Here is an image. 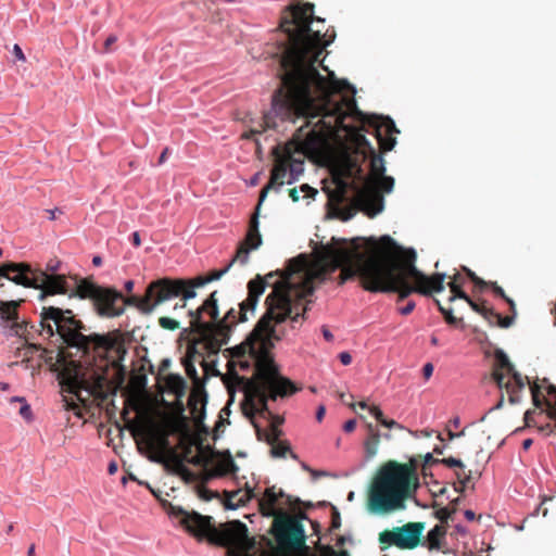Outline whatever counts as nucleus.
<instances>
[{
	"mask_svg": "<svg viewBox=\"0 0 556 556\" xmlns=\"http://www.w3.org/2000/svg\"><path fill=\"white\" fill-rule=\"evenodd\" d=\"M455 299L464 300L468 303V305L478 314L482 315L483 311L486 308L484 302L479 304L471 300V298L463 290H457L454 286H452V295L448 298L450 302L455 301Z\"/></svg>",
	"mask_w": 556,
	"mask_h": 556,
	"instance_id": "nucleus-21",
	"label": "nucleus"
},
{
	"mask_svg": "<svg viewBox=\"0 0 556 556\" xmlns=\"http://www.w3.org/2000/svg\"><path fill=\"white\" fill-rule=\"evenodd\" d=\"M381 434L372 424H367V438L364 441L365 456L367 459L375 457L379 450Z\"/></svg>",
	"mask_w": 556,
	"mask_h": 556,
	"instance_id": "nucleus-20",
	"label": "nucleus"
},
{
	"mask_svg": "<svg viewBox=\"0 0 556 556\" xmlns=\"http://www.w3.org/2000/svg\"><path fill=\"white\" fill-rule=\"evenodd\" d=\"M46 212L48 213V217L50 220H53L56 218L58 214H62V211L58 207L55 208H51V210H46Z\"/></svg>",
	"mask_w": 556,
	"mask_h": 556,
	"instance_id": "nucleus-56",
	"label": "nucleus"
},
{
	"mask_svg": "<svg viewBox=\"0 0 556 556\" xmlns=\"http://www.w3.org/2000/svg\"><path fill=\"white\" fill-rule=\"evenodd\" d=\"M108 471L110 475H114L117 471V464L115 462H111L109 464Z\"/></svg>",
	"mask_w": 556,
	"mask_h": 556,
	"instance_id": "nucleus-64",
	"label": "nucleus"
},
{
	"mask_svg": "<svg viewBox=\"0 0 556 556\" xmlns=\"http://www.w3.org/2000/svg\"><path fill=\"white\" fill-rule=\"evenodd\" d=\"M339 359L343 365H350L352 362V356L348 352H342L339 354Z\"/></svg>",
	"mask_w": 556,
	"mask_h": 556,
	"instance_id": "nucleus-51",
	"label": "nucleus"
},
{
	"mask_svg": "<svg viewBox=\"0 0 556 556\" xmlns=\"http://www.w3.org/2000/svg\"><path fill=\"white\" fill-rule=\"evenodd\" d=\"M534 414H535V410H531V409H529L525 413L523 419H525V425L527 427H533L536 425L535 419H534Z\"/></svg>",
	"mask_w": 556,
	"mask_h": 556,
	"instance_id": "nucleus-45",
	"label": "nucleus"
},
{
	"mask_svg": "<svg viewBox=\"0 0 556 556\" xmlns=\"http://www.w3.org/2000/svg\"><path fill=\"white\" fill-rule=\"evenodd\" d=\"M377 186H374L377 188L378 191L381 190L387 193L392 191L394 187V179L391 176H384L383 174L382 176L377 177Z\"/></svg>",
	"mask_w": 556,
	"mask_h": 556,
	"instance_id": "nucleus-28",
	"label": "nucleus"
},
{
	"mask_svg": "<svg viewBox=\"0 0 556 556\" xmlns=\"http://www.w3.org/2000/svg\"><path fill=\"white\" fill-rule=\"evenodd\" d=\"M313 4L295 3L285 11L278 40L280 87L271 97V108L263 116V129L278 127L276 118L301 122L292 141L280 153L273 148L275 164L268 184L261 190L264 202L269 190L279 191L304 172V160L313 162Z\"/></svg>",
	"mask_w": 556,
	"mask_h": 556,
	"instance_id": "nucleus-2",
	"label": "nucleus"
},
{
	"mask_svg": "<svg viewBox=\"0 0 556 556\" xmlns=\"http://www.w3.org/2000/svg\"><path fill=\"white\" fill-rule=\"evenodd\" d=\"M276 295L269 298V312L261 320L254 332L242 345L243 352H249L253 358V375L255 382L252 387V406L255 410L261 413L264 417L269 418V426L267 429L256 427L257 438L265 440L267 443L276 442L281 435L280 426L283 418L274 415L268 408V401H276L277 397H283L294 392L292 382L283 378L278 370V367L270 353L273 349V338H277L275 331L269 327V320H281L289 311L281 309V304L285 300H275Z\"/></svg>",
	"mask_w": 556,
	"mask_h": 556,
	"instance_id": "nucleus-5",
	"label": "nucleus"
},
{
	"mask_svg": "<svg viewBox=\"0 0 556 556\" xmlns=\"http://www.w3.org/2000/svg\"><path fill=\"white\" fill-rule=\"evenodd\" d=\"M251 250L252 249L250 248V245L247 243V240L244 239V241L239 245L235 257L229 262V264H231V266H232L235 262H239L241 265H245L249 262Z\"/></svg>",
	"mask_w": 556,
	"mask_h": 556,
	"instance_id": "nucleus-27",
	"label": "nucleus"
},
{
	"mask_svg": "<svg viewBox=\"0 0 556 556\" xmlns=\"http://www.w3.org/2000/svg\"><path fill=\"white\" fill-rule=\"evenodd\" d=\"M355 427H356V420L350 419L343 425V430L345 432H352V431H354Z\"/></svg>",
	"mask_w": 556,
	"mask_h": 556,
	"instance_id": "nucleus-54",
	"label": "nucleus"
},
{
	"mask_svg": "<svg viewBox=\"0 0 556 556\" xmlns=\"http://www.w3.org/2000/svg\"><path fill=\"white\" fill-rule=\"evenodd\" d=\"M382 426L383 427H387L389 429H400V430H403L404 427L402 425H400L397 421H395L394 419H387L382 421Z\"/></svg>",
	"mask_w": 556,
	"mask_h": 556,
	"instance_id": "nucleus-48",
	"label": "nucleus"
},
{
	"mask_svg": "<svg viewBox=\"0 0 556 556\" xmlns=\"http://www.w3.org/2000/svg\"><path fill=\"white\" fill-rule=\"evenodd\" d=\"M180 296H181V298H180V303H176V304L173 306L172 314L174 315V317H177V316H178V314H179V312H182V311H185V308H186V302H187V301H185V300H184V296H182V295H180Z\"/></svg>",
	"mask_w": 556,
	"mask_h": 556,
	"instance_id": "nucleus-46",
	"label": "nucleus"
},
{
	"mask_svg": "<svg viewBox=\"0 0 556 556\" xmlns=\"http://www.w3.org/2000/svg\"><path fill=\"white\" fill-rule=\"evenodd\" d=\"M185 366H186V371H187L188 376H190V377L197 376V369L191 363H187Z\"/></svg>",
	"mask_w": 556,
	"mask_h": 556,
	"instance_id": "nucleus-57",
	"label": "nucleus"
},
{
	"mask_svg": "<svg viewBox=\"0 0 556 556\" xmlns=\"http://www.w3.org/2000/svg\"><path fill=\"white\" fill-rule=\"evenodd\" d=\"M216 454L217 456L211 459L213 467L205 468L206 473L202 479L203 483L212 478L226 476L228 473H236L239 470L229 451Z\"/></svg>",
	"mask_w": 556,
	"mask_h": 556,
	"instance_id": "nucleus-17",
	"label": "nucleus"
},
{
	"mask_svg": "<svg viewBox=\"0 0 556 556\" xmlns=\"http://www.w3.org/2000/svg\"><path fill=\"white\" fill-rule=\"evenodd\" d=\"M425 529L424 522H408L392 530H384L379 533L381 549L394 545L402 549H413L420 544V538Z\"/></svg>",
	"mask_w": 556,
	"mask_h": 556,
	"instance_id": "nucleus-15",
	"label": "nucleus"
},
{
	"mask_svg": "<svg viewBox=\"0 0 556 556\" xmlns=\"http://www.w3.org/2000/svg\"><path fill=\"white\" fill-rule=\"evenodd\" d=\"M514 320H515V316H513V315L502 316L501 314H498L496 326H498L501 328H508L514 324Z\"/></svg>",
	"mask_w": 556,
	"mask_h": 556,
	"instance_id": "nucleus-41",
	"label": "nucleus"
},
{
	"mask_svg": "<svg viewBox=\"0 0 556 556\" xmlns=\"http://www.w3.org/2000/svg\"><path fill=\"white\" fill-rule=\"evenodd\" d=\"M152 493L161 501L169 517L199 541L206 540L212 544L241 549L252 545L248 528L243 522L231 520L216 527L211 516H204L194 510L189 511L181 506L161 500L153 490Z\"/></svg>",
	"mask_w": 556,
	"mask_h": 556,
	"instance_id": "nucleus-9",
	"label": "nucleus"
},
{
	"mask_svg": "<svg viewBox=\"0 0 556 556\" xmlns=\"http://www.w3.org/2000/svg\"><path fill=\"white\" fill-rule=\"evenodd\" d=\"M471 276H472L471 281L480 290L489 287V281H484L482 278L478 277L477 275H471Z\"/></svg>",
	"mask_w": 556,
	"mask_h": 556,
	"instance_id": "nucleus-47",
	"label": "nucleus"
},
{
	"mask_svg": "<svg viewBox=\"0 0 556 556\" xmlns=\"http://www.w3.org/2000/svg\"><path fill=\"white\" fill-rule=\"evenodd\" d=\"M530 390H531L533 405L536 408H541L542 405L545 404L546 399L542 396L539 384L534 382L533 384L530 386Z\"/></svg>",
	"mask_w": 556,
	"mask_h": 556,
	"instance_id": "nucleus-30",
	"label": "nucleus"
},
{
	"mask_svg": "<svg viewBox=\"0 0 556 556\" xmlns=\"http://www.w3.org/2000/svg\"><path fill=\"white\" fill-rule=\"evenodd\" d=\"M20 301H0V325L8 337H17L24 342H33L37 337L51 340L56 346L76 349L87 355L91 350L109 352L115 342L108 336L83 333L84 326L68 308L54 305L42 306L38 324L20 320L17 307Z\"/></svg>",
	"mask_w": 556,
	"mask_h": 556,
	"instance_id": "nucleus-6",
	"label": "nucleus"
},
{
	"mask_svg": "<svg viewBox=\"0 0 556 556\" xmlns=\"http://www.w3.org/2000/svg\"><path fill=\"white\" fill-rule=\"evenodd\" d=\"M168 152H169V149H168V148H165V149L162 151V153H161V155H160V157H159V162H157V163H159V165H162V164H164V163H165V161H166V159H167V154H168Z\"/></svg>",
	"mask_w": 556,
	"mask_h": 556,
	"instance_id": "nucleus-60",
	"label": "nucleus"
},
{
	"mask_svg": "<svg viewBox=\"0 0 556 556\" xmlns=\"http://www.w3.org/2000/svg\"><path fill=\"white\" fill-rule=\"evenodd\" d=\"M131 238H132V244L135 247H139L141 244V239H140V235L138 231L132 232Z\"/></svg>",
	"mask_w": 556,
	"mask_h": 556,
	"instance_id": "nucleus-61",
	"label": "nucleus"
},
{
	"mask_svg": "<svg viewBox=\"0 0 556 556\" xmlns=\"http://www.w3.org/2000/svg\"><path fill=\"white\" fill-rule=\"evenodd\" d=\"M117 41V37L115 35H110L104 41V51L108 52L110 47Z\"/></svg>",
	"mask_w": 556,
	"mask_h": 556,
	"instance_id": "nucleus-52",
	"label": "nucleus"
},
{
	"mask_svg": "<svg viewBox=\"0 0 556 556\" xmlns=\"http://www.w3.org/2000/svg\"><path fill=\"white\" fill-rule=\"evenodd\" d=\"M491 326H496L498 313L493 308L486 307L481 315Z\"/></svg>",
	"mask_w": 556,
	"mask_h": 556,
	"instance_id": "nucleus-37",
	"label": "nucleus"
},
{
	"mask_svg": "<svg viewBox=\"0 0 556 556\" xmlns=\"http://www.w3.org/2000/svg\"><path fill=\"white\" fill-rule=\"evenodd\" d=\"M231 264L223 269L214 270L207 276H198L193 279H170L162 278L152 281L143 299L139 302L140 311L143 314H151L154 308L167 301L184 296L185 301L197 296L195 288L204 287L206 283L220 279L229 271Z\"/></svg>",
	"mask_w": 556,
	"mask_h": 556,
	"instance_id": "nucleus-11",
	"label": "nucleus"
},
{
	"mask_svg": "<svg viewBox=\"0 0 556 556\" xmlns=\"http://www.w3.org/2000/svg\"><path fill=\"white\" fill-rule=\"evenodd\" d=\"M418 459L414 456L407 463L388 460L382 464L369 489V510L387 514L403 509L406 500L418 486Z\"/></svg>",
	"mask_w": 556,
	"mask_h": 556,
	"instance_id": "nucleus-8",
	"label": "nucleus"
},
{
	"mask_svg": "<svg viewBox=\"0 0 556 556\" xmlns=\"http://www.w3.org/2000/svg\"><path fill=\"white\" fill-rule=\"evenodd\" d=\"M455 511H456L455 506L452 509H450L448 507H442L434 513V516L437 519L440 520V522H441L440 525L445 526V523L448 521V519Z\"/></svg>",
	"mask_w": 556,
	"mask_h": 556,
	"instance_id": "nucleus-32",
	"label": "nucleus"
},
{
	"mask_svg": "<svg viewBox=\"0 0 556 556\" xmlns=\"http://www.w3.org/2000/svg\"><path fill=\"white\" fill-rule=\"evenodd\" d=\"M495 362L492 370V378L500 389H505L510 404L520 402V393L529 382L528 377H523L510 363L508 356L502 351L495 352Z\"/></svg>",
	"mask_w": 556,
	"mask_h": 556,
	"instance_id": "nucleus-14",
	"label": "nucleus"
},
{
	"mask_svg": "<svg viewBox=\"0 0 556 556\" xmlns=\"http://www.w3.org/2000/svg\"><path fill=\"white\" fill-rule=\"evenodd\" d=\"M20 415L26 420V421H31L34 416H33V412H31V408H30V405L26 402H24L23 404H21V407H20Z\"/></svg>",
	"mask_w": 556,
	"mask_h": 556,
	"instance_id": "nucleus-40",
	"label": "nucleus"
},
{
	"mask_svg": "<svg viewBox=\"0 0 556 556\" xmlns=\"http://www.w3.org/2000/svg\"><path fill=\"white\" fill-rule=\"evenodd\" d=\"M489 287L492 289L493 293L496 296L502 298L504 301L508 298L503 288L500 287L495 281H489Z\"/></svg>",
	"mask_w": 556,
	"mask_h": 556,
	"instance_id": "nucleus-43",
	"label": "nucleus"
},
{
	"mask_svg": "<svg viewBox=\"0 0 556 556\" xmlns=\"http://www.w3.org/2000/svg\"><path fill=\"white\" fill-rule=\"evenodd\" d=\"M17 350H18V356H22L25 359H29L37 352H41L40 357L47 359L45 354L48 351L46 349H43L40 344L28 341L23 344L22 349L18 348Z\"/></svg>",
	"mask_w": 556,
	"mask_h": 556,
	"instance_id": "nucleus-23",
	"label": "nucleus"
},
{
	"mask_svg": "<svg viewBox=\"0 0 556 556\" xmlns=\"http://www.w3.org/2000/svg\"><path fill=\"white\" fill-rule=\"evenodd\" d=\"M361 408L365 409V408H368L370 414L377 419V421L382 425V421L386 420V417L382 413V410L378 407V406H370L368 407L366 402H359L357 404Z\"/></svg>",
	"mask_w": 556,
	"mask_h": 556,
	"instance_id": "nucleus-33",
	"label": "nucleus"
},
{
	"mask_svg": "<svg viewBox=\"0 0 556 556\" xmlns=\"http://www.w3.org/2000/svg\"><path fill=\"white\" fill-rule=\"evenodd\" d=\"M168 388L177 399H180L186 393L187 383L182 377L178 375H170L168 378Z\"/></svg>",
	"mask_w": 556,
	"mask_h": 556,
	"instance_id": "nucleus-24",
	"label": "nucleus"
},
{
	"mask_svg": "<svg viewBox=\"0 0 556 556\" xmlns=\"http://www.w3.org/2000/svg\"><path fill=\"white\" fill-rule=\"evenodd\" d=\"M313 253H301L287 262L285 269L268 273L262 277L248 282V296L239 303V309L231 307L225 316L219 319V311L216 294L214 291L197 309H189L187 315L190 317L189 329L194 334V339L188 344V355L190 358L202 357L199 346H202L208 353L216 354L223 345L229 341L231 331L238 323H244L249 319V314L254 315L255 308L263 295L266 287H271V292L266 296V312L260 318L254 329L247 339L236 348V356L239 359L241 368H249L250 361L253 358L249 352H243L242 345L254 332L261 320L269 312V298L276 295L275 300H285L281 302L280 311H290L281 320L276 318L269 320V327L275 331L277 338H273V343L280 339L277 326L290 318L293 323L299 321L307 313L311 295L313 294Z\"/></svg>",
	"mask_w": 556,
	"mask_h": 556,
	"instance_id": "nucleus-3",
	"label": "nucleus"
},
{
	"mask_svg": "<svg viewBox=\"0 0 556 556\" xmlns=\"http://www.w3.org/2000/svg\"><path fill=\"white\" fill-rule=\"evenodd\" d=\"M415 306V302L409 301L405 306L401 307L399 311L402 315H409L414 311Z\"/></svg>",
	"mask_w": 556,
	"mask_h": 556,
	"instance_id": "nucleus-49",
	"label": "nucleus"
},
{
	"mask_svg": "<svg viewBox=\"0 0 556 556\" xmlns=\"http://www.w3.org/2000/svg\"><path fill=\"white\" fill-rule=\"evenodd\" d=\"M439 462L448 468H458V469L465 468L464 463L460 459L455 458V457L442 458Z\"/></svg>",
	"mask_w": 556,
	"mask_h": 556,
	"instance_id": "nucleus-36",
	"label": "nucleus"
},
{
	"mask_svg": "<svg viewBox=\"0 0 556 556\" xmlns=\"http://www.w3.org/2000/svg\"><path fill=\"white\" fill-rule=\"evenodd\" d=\"M546 409L545 413L547 417L555 421L556 425V401L545 400Z\"/></svg>",
	"mask_w": 556,
	"mask_h": 556,
	"instance_id": "nucleus-39",
	"label": "nucleus"
},
{
	"mask_svg": "<svg viewBox=\"0 0 556 556\" xmlns=\"http://www.w3.org/2000/svg\"><path fill=\"white\" fill-rule=\"evenodd\" d=\"M179 475L188 483H193L199 480V476L189 468H180Z\"/></svg>",
	"mask_w": 556,
	"mask_h": 556,
	"instance_id": "nucleus-38",
	"label": "nucleus"
},
{
	"mask_svg": "<svg viewBox=\"0 0 556 556\" xmlns=\"http://www.w3.org/2000/svg\"><path fill=\"white\" fill-rule=\"evenodd\" d=\"M13 54L14 56L20 61H25V55L18 45H14L13 47Z\"/></svg>",
	"mask_w": 556,
	"mask_h": 556,
	"instance_id": "nucleus-53",
	"label": "nucleus"
},
{
	"mask_svg": "<svg viewBox=\"0 0 556 556\" xmlns=\"http://www.w3.org/2000/svg\"><path fill=\"white\" fill-rule=\"evenodd\" d=\"M464 282L465 278L459 273H456L455 275H453L452 280L448 282V288L452 291V286H454L456 288V291L463 290L462 286Z\"/></svg>",
	"mask_w": 556,
	"mask_h": 556,
	"instance_id": "nucleus-42",
	"label": "nucleus"
},
{
	"mask_svg": "<svg viewBox=\"0 0 556 556\" xmlns=\"http://www.w3.org/2000/svg\"><path fill=\"white\" fill-rule=\"evenodd\" d=\"M0 276L23 287L40 290L38 299L45 301L48 295L66 294L67 286L63 276L47 275L34 269L26 263L8 262L0 265Z\"/></svg>",
	"mask_w": 556,
	"mask_h": 556,
	"instance_id": "nucleus-12",
	"label": "nucleus"
},
{
	"mask_svg": "<svg viewBox=\"0 0 556 556\" xmlns=\"http://www.w3.org/2000/svg\"><path fill=\"white\" fill-rule=\"evenodd\" d=\"M61 386L70 393L78 395L81 390L89 391L90 386L83 367L76 362H71L60 374Z\"/></svg>",
	"mask_w": 556,
	"mask_h": 556,
	"instance_id": "nucleus-16",
	"label": "nucleus"
},
{
	"mask_svg": "<svg viewBox=\"0 0 556 556\" xmlns=\"http://www.w3.org/2000/svg\"><path fill=\"white\" fill-rule=\"evenodd\" d=\"M433 365L431 363H427L425 364L424 368H422V374H424V377L425 379H429L432 374H433Z\"/></svg>",
	"mask_w": 556,
	"mask_h": 556,
	"instance_id": "nucleus-50",
	"label": "nucleus"
},
{
	"mask_svg": "<svg viewBox=\"0 0 556 556\" xmlns=\"http://www.w3.org/2000/svg\"><path fill=\"white\" fill-rule=\"evenodd\" d=\"M159 325L166 330H177L180 327L179 321L175 317L163 316L159 319Z\"/></svg>",
	"mask_w": 556,
	"mask_h": 556,
	"instance_id": "nucleus-31",
	"label": "nucleus"
},
{
	"mask_svg": "<svg viewBox=\"0 0 556 556\" xmlns=\"http://www.w3.org/2000/svg\"><path fill=\"white\" fill-rule=\"evenodd\" d=\"M445 535L446 527L444 525H437L427 533V536L422 542L420 541V543L430 552L441 551L447 553Z\"/></svg>",
	"mask_w": 556,
	"mask_h": 556,
	"instance_id": "nucleus-18",
	"label": "nucleus"
},
{
	"mask_svg": "<svg viewBox=\"0 0 556 556\" xmlns=\"http://www.w3.org/2000/svg\"><path fill=\"white\" fill-rule=\"evenodd\" d=\"M59 268H60V262L59 261H55V262L51 261V262H49L47 264V270L45 273L47 275H51V276L52 275L53 276H60L59 274H56ZM62 276L65 278V280H67V278L64 275H62ZM66 286H67V290H66V293H67L70 290H72V288L70 287L68 281H66Z\"/></svg>",
	"mask_w": 556,
	"mask_h": 556,
	"instance_id": "nucleus-35",
	"label": "nucleus"
},
{
	"mask_svg": "<svg viewBox=\"0 0 556 556\" xmlns=\"http://www.w3.org/2000/svg\"><path fill=\"white\" fill-rule=\"evenodd\" d=\"M330 513H331V525H330V528L329 530L330 531H334V530H338L340 527H341V516H340V511L338 510V508L333 505H330Z\"/></svg>",
	"mask_w": 556,
	"mask_h": 556,
	"instance_id": "nucleus-34",
	"label": "nucleus"
},
{
	"mask_svg": "<svg viewBox=\"0 0 556 556\" xmlns=\"http://www.w3.org/2000/svg\"><path fill=\"white\" fill-rule=\"evenodd\" d=\"M325 413H326V408H325V406H323V405H321V406H319V407H318V409H317V412H316V416H315V417H316V419H317L318 421H321V419H323V418H324V416H325Z\"/></svg>",
	"mask_w": 556,
	"mask_h": 556,
	"instance_id": "nucleus-62",
	"label": "nucleus"
},
{
	"mask_svg": "<svg viewBox=\"0 0 556 556\" xmlns=\"http://www.w3.org/2000/svg\"><path fill=\"white\" fill-rule=\"evenodd\" d=\"M315 556H350L345 549L336 551L331 545H323L320 540L315 541Z\"/></svg>",
	"mask_w": 556,
	"mask_h": 556,
	"instance_id": "nucleus-26",
	"label": "nucleus"
},
{
	"mask_svg": "<svg viewBox=\"0 0 556 556\" xmlns=\"http://www.w3.org/2000/svg\"><path fill=\"white\" fill-rule=\"evenodd\" d=\"M482 467L483 466H477L476 469H469L468 471H466L465 468L459 469V471L456 472V477L459 482V486H455V491L458 493H463L465 491L466 485L472 479L473 473L478 475V477L481 476Z\"/></svg>",
	"mask_w": 556,
	"mask_h": 556,
	"instance_id": "nucleus-22",
	"label": "nucleus"
},
{
	"mask_svg": "<svg viewBox=\"0 0 556 556\" xmlns=\"http://www.w3.org/2000/svg\"><path fill=\"white\" fill-rule=\"evenodd\" d=\"M321 332L326 341L331 342L333 340V334L326 326L321 327Z\"/></svg>",
	"mask_w": 556,
	"mask_h": 556,
	"instance_id": "nucleus-55",
	"label": "nucleus"
},
{
	"mask_svg": "<svg viewBox=\"0 0 556 556\" xmlns=\"http://www.w3.org/2000/svg\"><path fill=\"white\" fill-rule=\"evenodd\" d=\"M416 257L414 250H403L389 236L379 242L332 238L327 244L315 242V281H325L328 275L341 269L339 285L357 276L366 291L396 292L397 301L414 292H442L446 275H425L415 266Z\"/></svg>",
	"mask_w": 556,
	"mask_h": 556,
	"instance_id": "nucleus-4",
	"label": "nucleus"
},
{
	"mask_svg": "<svg viewBox=\"0 0 556 556\" xmlns=\"http://www.w3.org/2000/svg\"><path fill=\"white\" fill-rule=\"evenodd\" d=\"M315 165L329 168L330 180L323 179L327 203L334 205L352 193L354 206L372 218L383 210V197L364 174L363 163L371 156L370 174L375 178L386 172L384 160L363 131L374 129L381 152L391 151L399 132L390 117L368 116L356 104L353 96L318 106L315 100Z\"/></svg>",
	"mask_w": 556,
	"mask_h": 556,
	"instance_id": "nucleus-1",
	"label": "nucleus"
},
{
	"mask_svg": "<svg viewBox=\"0 0 556 556\" xmlns=\"http://www.w3.org/2000/svg\"><path fill=\"white\" fill-rule=\"evenodd\" d=\"M197 492H198L199 497H201L202 500H205V501H210L212 497H214V494L210 490L204 488L203 485H199L197 488Z\"/></svg>",
	"mask_w": 556,
	"mask_h": 556,
	"instance_id": "nucleus-44",
	"label": "nucleus"
},
{
	"mask_svg": "<svg viewBox=\"0 0 556 556\" xmlns=\"http://www.w3.org/2000/svg\"><path fill=\"white\" fill-rule=\"evenodd\" d=\"M263 202H261V198L258 199V202L255 206L254 213L250 218L249 223V230L245 236L247 243L250 245L251 249H258L262 245V236L260 233L258 227H260V212L261 206Z\"/></svg>",
	"mask_w": 556,
	"mask_h": 556,
	"instance_id": "nucleus-19",
	"label": "nucleus"
},
{
	"mask_svg": "<svg viewBox=\"0 0 556 556\" xmlns=\"http://www.w3.org/2000/svg\"><path fill=\"white\" fill-rule=\"evenodd\" d=\"M301 191L305 192L307 198L313 197V188L307 184L301 186Z\"/></svg>",
	"mask_w": 556,
	"mask_h": 556,
	"instance_id": "nucleus-59",
	"label": "nucleus"
},
{
	"mask_svg": "<svg viewBox=\"0 0 556 556\" xmlns=\"http://www.w3.org/2000/svg\"><path fill=\"white\" fill-rule=\"evenodd\" d=\"M505 302L509 305V311L511 312V315L516 316L517 311H516V303L514 302V300L508 296L505 300Z\"/></svg>",
	"mask_w": 556,
	"mask_h": 556,
	"instance_id": "nucleus-58",
	"label": "nucleus"
},
{
	"mask_svg": "<svg viewBox=\"0 0 556 556\" xmlns=\"http://www.w3.org/2000/svg\"><path fill=\"white\" fill-rule=\"evenodd\" d=\"M290 198L294 202H298L300 200L299 190L296 188H293V189L290 190Z\"/></svg>",
	"mask_w": 556,
	"mask_h": 556,
	"instance_id": "nucleus-63",
	"label": "nucleus"
},
{
	"mask_svg": "<svg viewBox=\"0 0 556 556\" xmlns=\"http://www.w3.org/2000/svg\"><path fill=\"white\" fill-rule=\"evenodd\" d=\"M263 516L274 517L271 534L277 544L274 556H313L306 544L304 520H308L301 509L300 498H293L276 486L267 488L258 498Z\"/></svg>",
	"mask_w": 556,
	"mask_h": 556,
	"instance_id": "nucleus-7",
	"label": "nucleus"
},
{
	"mask_svg": "<svg viewBox=\"0 0 556 556\" xmlns=\"http://www.w3.org/2000/svg\"><path fill=\"white\" fill-rule=\"evenodd\" d=\"M270 447V455L274 458H285L289 453L293 458H296V455L293 454L290 450V446L287 442L279 441L277 439L276 442L268 443Z\"/></svg>",
	"mask_w": 556,
	"mask_h": 556,
	"instance_id": "nucleus-25",
	"label": "nucleus"
},
{
	"mask_svg": "<svg viewBox=\"0 0 556 556\" xmlns=\"http://www.w3.org/2000/svg\"><path fill=\"white\" fill-rule=\"evenodd\" d=\"M434 303L437 304L438 309L444 316V319L448 325L455 326L462 320L460 318H457L453 315L452 309L445 308L439 300L435 299Z\"/></svg>",
	"mask_w": 556,
	"mask_h": 556,
	"instance_id": "nucleus-29",
	"label": "nucleus"
},
{
	"mask_svg": "<svg viewBox=\"0 0 556 556\" xmlns=\"http://www.w3.org/2000/svg\"><path fill=\"white\" fill-rule=\"evenodd\" d=\"M337 37L334 27L329 26L315 29V99L318 106H328V102L339 101L341 97H350L343 94V91L355 92L344 79H338L334 72L325 64L326 55H323L325 49L331 45Z\"/></svg>",
	"mask_w": 556,
	"mask_h": 556,
	"instance_id": "nucleus-10",
	"label": "nucleus"
},
{
	"mask_svg": "<svg viewBox=\"0 0 556 556\" xmlns=\"http://www.w3.org/2000/svg\"><path fill=\"white\" fill-rule=\"evenodd\" d=\"M80 298L90 296L97 307V312L102 317H116L124 313L125 305H136L139 309V302L143 299L131 296L125 299L119 291L103 287H83L78 286Z\"/></svg>",
	"mask_w": 556,
	"mask_h": 556,
	"instance_id": "nucleus-13",
	"label": "nucleus"
}]
</instances>
